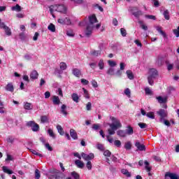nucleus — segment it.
<instances>
[{"mask_svg": "<svg viewBox=\"0 0 179 179\" xmlns=\"http://www.w3.org/2000/svg\"><path fill=\"white\" fill-rule=\"evenodd\" d=\"M117 135L120 136V138H125V136H127V132L124 130H118L117 131Z\"/></svg>", "mask_w": 179, "mask_h": 179, "instance_id": "23", "label": "nucleus"}, {"mask_svg": "<svg viewBox=\"0 0 179 179\" xmlns=\"http://www.w3.org/2000/svg\"><path fill=\"white\" fill-rule=\"evenodd\" d=\"M135 146L137 148V152L138 150L140 152H146V146L144 144L141 143V142L136 141L135 143Z\"/></svg>", "mask_w": 179, "mask_h": 179, "instance_id": "8", "label": "nucleus"}, {"mask_svg": "<svg viewBox=\"0 0 179 179\" xmlns=\"http://www.w3.org/2000/svg\"><path fill=\"white\" fill-rule=\"evenodd\" d=\"M98 66L99 67V69L103 70L104 69V61L103 59H100L98 63Z\"/></svg>", "mask_w": 179, "mask_h": 179, "instance_id": "38", "label": "nucleus"}, {"mask_svg": "<svg viewBox=\"0 0 179 179\" xmlns=\"http://www.w3.org/2000/svg\"><path fill=\"white\" fill-rule=\"evenodd\" d=\"M57 129L59 134H60V135H62V136L65 135V132H64V129H62V127L61 125L58 124L57 126Z\"/></svg>", "mask_w": 179, "mask_h": 179, "instance_id": "33", "label": "nucleus"}, {"mask_svg": "<svg viewBox=\"0 0 179 179\" xmlns=\"http://www.w3.org/2000/svg\"><path fill=\"white\" fill-rule=\"evenodd\" d=\"M110 120H111L112 123H108L110 129H108V133L109 134V135H115V131L121 128L122 127V124H121L120 120L113 116L110 117Z\"/></svg>", "mask_w": 179, "mask_h": 179, "instance_id": "1", "label": "nucleus"}, {"mask_svg": "<svg viewBox=\"0 0 179 179\" xmlns=\"http://www.w3.org/2000/svg\"><path fill=\"white\" fill-rule=\"evenodd\" d=\"M89 22H90L87 24L85 32L86 37H90V36H92V33H93V29H94V23H97V17H96V15H92L90 16Z\"/></svg>", "mask_w": 179, "mask_h": 179, "instance_id": "2", "label": "nucleus"}, {"mask_svg": "<svg viewBox=\"0 0 179 179\" xmlns=\"http://www.w3.org/2000/svg\"><path fill=\"white\" fill-rule=\"evenodd\" d=\"M145 94H147V96H151V94H152V90L149 87H145Z\"/></svg>", "mask_w": 179, "mask_h": 179, "instance_id": "41", "label": "nucleus"}, {"mask_svg": "<svg viewBox=\"0 0 179 179\" xmlns=\"http://www.w3.org/2000/svg\"><path fill=\"white\" fill-rule=\"evenodd\" d=\"M48 29L52 33L55 32V25H54V24H50V25L48 27Z\"/></svg>", "mask_w": 179, "mask_h": 179, "instance_id": "40", "label": "nucleus"}, {"mask_svg": "<svg viewBox=\"0 0 179 179\" xmlns=\"http://www.w3.org/2000/svg\"><path fill=\"white\" fill-rule=\"evenodd\" d=\"M163 15L166 20H170V12H169V10H165L163 13Z\"/></svg>", "mask_w": 179, "mask_h": 179, "instance_id": "26", "label": "nucleus"}, {"mask_svg": "<svg viewBox=\"0 0 179 179\" xmlns=\"http://www.w3.org/2000/svg\"><path fill=\"white\" fill-rule=\"evenodd\" d=\"M108 64L112 67L114 68V66H117V63L113 60H109L108 62Z\"/></svg>", "mask_w": 179, "mask_h": 179, "instance_id": "55", "label": "nucleus"}, {"mask_svg": "<svg viewBox=\"0 0 179 179\" xmlns=\"http://www.w3.org/2000/svg\"><path fill=\"white\" fill-rule=\"evenodd\" d=\"M41 121L43 122V124L48 122V117L46 115L41 116Z\"/></svg>", "mask_w": 179, "mask_h": 179, "instance_id": "44", "label": "nucleus"}, {"mask_svg": "<svg viewBox=\"0 0 179 179\" xmlns=\"http://www.w3.org/2000/svg\"><path fill=\"white\" fill-rule=\"evenodd\" d=\"M108 75H110L111 76L115 75V73L114 72V69L113 68H109L108 70L107 71Z\"/></svg>", "mask_w": 179, "mask_h": 179, "instance_id": "45", "label": "nucleus"}, {"mask_svg": "<svg viewBox=\"0 0 179 179\" xmlns=\"http://www.w3.org/2000/svg\"><path fill=\"white\" fill-rule=\"evenodd\" d=\"M176 90V88L174 87H169L166 89V93L167 94L170 95L172 94L173 92Z\"/></svg>", "mask_w": 179, "mask_h": 179, "instance_id": "35", "label": "nucleus"}, {"mask_svg": "<svg viewBox=\"0 0 179 179\" xmlns=\"http://www.w3.org/2000/svg\"><path fill=\"white\" fill-rule=\"evenodd\" d=\"M124 149H126V150H131V149H132V144L131 143V141H128L124 143Z\"/></svg>", "mask_w": 179, "mask_h": 179, "instance_id": "29", "label": "nucleus"}, {"mask_svg": "<svg viewBox=\"0 0 179 179\" xmlns=\"http://www.w3.org/2000/svg\"><path fill=\"white\" fill-rule=\"evenodd\" d=\"M147 117L151 118V120H155V113L153 112H150L147 113Z\"/></svg>", "mask_w": 179, "mask_h": 179, "instance_id": "51", "label": "nucleus"}, {"mask_svg": "<svg viewBox=\"0 0 179 179\" xmlns=\"http://www.w3.org/2000/svg\"><path fill=\"white\" fill-rule=\"evenodd\" d=\"M156 64L158 65V66H163V64H164V58L163 57H158Z\"/></svg>", "mask_w": 179, "mask_h": 179, "instance_id": "17", "label": "nucleus"}, {"mask_svg": "<svg viewBox=\"0 0 179 179\" xmlns=\"http://www.w3.org/2000/svg\"><path fill=\"white\" fill-rule=\"evenodd\" d=\"M90 54L93 57H99V55H101V50H92L90 51Z\"/></svg>", "mask_w": 179, "mask_h": 179, "instance_id": "20", "label": "nucleus"}, {"mask_svg": "<svg viewBox=\"0 0 179 179\" xmlns=\"http://www.w3.org/2000/svg\"><path fill=\"white\" fill-rule=\"evenodd\" d=\"M52 102L55 106H59L61 104V100L57 96H53Z\"/></svg>", "mask_w": 179, "mask_h": 179, "instance_id": "16", "label": "nucleus"}, {"mask_svg": "<svg viewBox=\"0 0 179 179\" xmlns=\"http://www.w3.org/2000/svg\"><path fill=\"white\" fill-rule=\"evenodd\" d=\"M71 99L75 103H79V95L76 93H73L71 95Z\"/></svg>", "mask_w": 179, "mask_h": 179, "instance_id": "24", "label": "nucleus"}, {"mask_svg": "<svg viewBox=\"0 0 179 179\" xmlns=\"http://www.w3.org/2000/svg\"><path fill=\"white\" fill-rule=\"evenodd\" d=\"M49 179H64L65 178V176L62 174V173H57L54 175H50L48 177ZM66 179H73L71 177H68Z\"/></svg>", "mask_w": 179, "mask_h": 179, "instance_id": "7", "label": "nucleus"}, {"mask_svg": "<svg viewBox=\"0 0 179 179\" xmlns=\"http://www.w3.org/2000/svg\"><path fill=\"white\" fill-rule=\"evenodd\" d=\"M75 164L78 169H83L85 167V163L79 159L75 161Z\"/></svg>", "mask_w": 179, "mask_h": 179, "instance_id": "18", "label": "nucleus"}, {"mask_svg": "<svg viewBox=\"0 0 179 179\" xmlns=\"http://www.w3.org/2000/svg\"><path fill=\"white\" fill-rule=\"evenodd\" d=\"M92 129H94V131H98V129H100V124H94L92 125Z\"/></svg>", "mask_w": 179, "mask_h": 179, "instance_id": "58", "label": "nucleus"}, {"mask_svg": "<svg viewBox=\"0 0 179 179\" xmlns=\"http://www.w3.org/2000/svg\"><path fill=\"white\" fill-rule=\"evenodd\" d=\"M173 34L175 36H176V37H179V27L177 29H173Z\"/></svg>", "mask_w": 179, "mask_h": 179, "instance_id": "64", "label": "nucleus"}, {"mask_svg": "<svg viewBox=\"0 0 179 179\" xmlns=\"http://www.w3.org/2000/svg\"><path fill=\"white\" fill-rule=\"evenodd\" d=\"M5 89L7 92H10L11 93H13L15 90V87H13V84L12 83L7 84Z\"/></svg>", "mask_w": 179, "mask_h": 179, "instance_id": "13", "label": "nucleus"}, {"mask_svg": "<svg viewBox=\"0 0 179 179\" xmlns=\"http://www.w3.org/2000/svg\"><path fill=\"white\" fill-rule=\"evenodd\" d=\"M83 91L84 92V97L85 99H90V96H89V91L85 88H83Z\"/></svg>", "mask_w": 179, "mask_h": 179, "instance_id": "43", "label": "nucleus"}, {"mask_svg": "<svg viewBox=\"0 0 179 179\" xmlns=\"http://www.w3.org/2000/svg\"><path fill=\"white\" fill-rule=\"evenodd\" d=\"M30 78L32 79V80H35V79H38V73L37 71L34 70L30 73Z\"/></svg>", "mask_w": 179, "mask_h": 179, "instance_id": "14", "label": "nucleus"}, {"mask_svg": "<svg viewBox=\"0 0 179 179\" xmlns=\"http://www.w3.org/2000/svg\"><path fill=\"white\" fill-rule=\"evenodd\" d=\"M129 12H131L133 16L139 20L142 16V10H139L138 7H129Z\"/></svg>", "mask_w": 179, "mask_h": 179, "instance_id": "4", "label": "nucleus"}, {"mask_svg": "<svg viewBox=\"0 0 179 179\" xmlns=\"http://www.w3.org/2000/svg\"><path fill=\"white\" fill-rule=\"evenodd\" d=\"M86 166H87V169L88 170H92V162L90 161H88L86 164Z\"/></svg>", "mask_w": 179, "mask_h": 179, "instance_id": "62", "label": "nucleus"}, {"mask_svg": "<svg viewBox=\"0 0 179 179\" xmlns=\"http://www.w3.org/2000/svg\"><path fill=\"white\" fill-rule=\"evenodd\" d=\"M24 110L30 111V110L33 108V105L29 102L24 103Z\"/></svg>", "mask_w": 179, "mask_h": 179, "instance_id": "21", "label": "nucleus"}, {"mask_svg": "<svg viewBox=\"0 0 179 179\" xmlns=\"http://www.w3.org/2000/svg\"><path fill=\"white\" fill-rule=\"evenodd\" d=\"M81 157H83V159L85 161L88 162V160H93V159H94V154L90 153L89 155H87L85 152H82Z\"/></svg>", "mask_w": 179, "mask_h": 179, "instance_id": "9", "label": "nucleus"}, {"mask_svg": "<svg viewBox=\"0 0 179 179\" xmlns=\"http://www.w3.org/2000/svg\"><path fill=\"white\" fill-rule=\"evenodd\" d=\"M145 17L147 19H150L151 20H156V16L155 15H145Z\"/></svg>", "mask_w": 179, "mask_h": 179, "instance_id": "60", "label": "nucleus"}, {"mask_svg": "<svg viewBox=\"0 0 179 179\" xmlns=\"http://www.w3.org/2000/svg\"><path fill=\"white\" fill-rule=\"evenodd\" d=\"M133 135L134 134V128L131 126H128L126 129V135Z\"/></svg>", "mask_w": 179, "mask_h": 179, "instance_id": "25", "label": "nucleus"}, {"mask_svg": "<svg viewBox=\"0 0 179 179\" xmlns=\"http://www.w3.org/2000/svg\"><path fill=\"white\" fill-rule=\"evenodd\" d=\"M156 30L157 31H158V33H159V34H161V36H162V37H164V38H167V34H166V32H164L162 29V27L160 26L156 27Z\"/></svg>", "mask_w": 179, "mask_h": 179, "instance_id": "11", "label": "nucleus"}, {"mask_svg": "<svg viewBox=\"0 0 179 179\" xmlns=\"http://www.w3.org/2000/svg\"><path fill=\"white\" fill-rule=\"evenodd\" d=\"M157 100L161 104L163 103H166L167 102V98H163V96L157 97Z\"/></svg>", "mask_w": 179, "mask_h": 179, "instance_id": "31", "label": "nucleus"}, {"mask_svg": "<svg viewBox=\"0 0 179 179\" xmlns=\"http://www.w3.org/2000/svg\"><path fill=\"white\" fill-rule=\"evenodd\" d=\"M103 156H106V157H111V152L108 150H105L103 152Z\"/></svg>", "mask_w": 179, "mask_h": 179, "instance_id": "50", "label": "nucleus"}, {"mask_svg": "<svg viewBox=\"0 0 179 179\" xmlns=\"http://www.w3.org/2000/svg\"><path fill=\"white\" fill-rule=\"evenodd\" d=\"M31 153H33V155H35L36 156H39V157H43V155L41 153H38L37 151H36L35 150H30Z\"/></svg>", "mask_w": 179, "mask_h": 179, "instance_id": "52", "label": "nucleus"}, {"mask_svg": "<svg viewBox=\"0 0 179 179\" xmlns=\"http://www.w3.org/2000/svg\"><path fill=\"white\" fill-rule=\"evenodd\" d=\"M126 73L127 75V78L130 79V80H132L134 79V73L131 70L127 71Z\"/></svg>", "mask_w": 179, "mask_h": 179, "instance_id": "32", "label": "nucleus"}, {"mask_svg": "<svg viewBox=\"0 0 179 179\" xmlns=\"http://www.w3.org/2000/svg\"><path fill=\"white\" fill-rule=\"evenodd\" d=\"M1 29H3L5 30L6 36H12V31L10 30V28H9V27L3 25Z\"/></svg>", "mask_w": 179, "mask_h": 179, "instance_id": "19", "label": "nucleus"}, {"mask_svg": "<svg viewBox=\"0 0 179 179\" xmlns=\"http://www.w3.org/2000/svg\"><path fill=\"white\" fill-rule=\"evenodd\" d=\"M12 10H15V12H21L22 7L19 4H16L15 6L11 8Z\"/></svg>", "mask_w": 179, "mask_h": 179, "instance_id": "28", "label": "nucleus"}, {"mask_svg": "<svg viewBox=\"0 0 179 179\" xmlns=\"http://www.w3.org/2000/svg\"><path fill=\"white\" fill-rule=\"evenodd\" d=\"M70 135L73 139L75 141L78 140V133L73 129H70Z\"/></svg>", "mask_w": 179, "mask_h": 179, "instance_id": "15", "label": "nucleus"}, {"mask_svg": "<svg viewBox=\"0 0 179 179\" xmlns=\"http://www.w3.org/2000/svg\"><path fill=\"white\" fill-rule=\"evenodd\" d=\"M165 177H169V178H171V179H178L179 178V176L177 175V173H170V172H167L165 174Z\"/></svg>", "mask_w": 179, "mask_h": 179, "instance_id": "12", "label": "nucleus"}, {"mask_svg": "<svg viewBox=\"0 0 179 179\" xmlns=\"http://www.w3.org/2000/svg\"><path fill=\"white\" fill-rule=\"evenodd\" d=\"M71 176L74 179H80V176L79 173H76V171L71 172Z\"/></svg>", "mask_w": 179, "mask_h": 179, "instance_id": "39", "label": "nucleus"}, {"mask_svg": "<svg viewBox=\"0 0 179 179\" xmlns=\"http://www.w3.org/2000/svg\"><path fill=\"white\" fill-rule=\"evenodd\" d=\"M60 69L62 71H65V69H66V64L64 62L60 63Z\"/></svg>", "mask_w": 179, "mask_h": 179, "instance_id": "61", "label": "nucleus"}, {"mask_svg": "<svg viewBox=\"0 0 179 179\" xmlns=\"http://www.w3.org/2000/svg\"><path fill=\"white\" fill-rule=\"evenodd\" d=\"M41 177V175L40 173V171H38V169H36L35 170V178L40 179Z\"/></svg>", "mask_w": 179, "mask_h": 179, "instance_id": "47", "label": "nucleus"}, {"mask_svg": "<svg viewBox=\"0 0 179 179\" xmlns=\"http://www.w3.org/2000/svg\"><path fill=\"white\" fill-rule=\"evenodd\" d=\"M115 146H117V148H121V141L120 140H115L114 141Z\"/></svg>", "mask_w": 179, "mask_h": 179, "instance_id": "56", "label": "nucleus"}, {"mask_svg": "<svg viewBox=\"0 0 179 179\" xmlns=\"http://www.w3.org/2000/svg\"><path fill=\"white\" fill-rule=\"evenodd\" d=\"M138 125L141 127V129H145V128H148V124L146 123L140 122L138 124Z\"/></svg>", "mask_w": 179, "mask_h": 179, "instance_id": "49", "label": "nucleus"}, {"mask_svg": "<svg viewBox=\"0 0 179 179\" xmlns=\"http://www.w3.org/2000/svg\"><path fill=\"white\" fill-rule=\"evenodd\" d=\"M157 114L159 115V121L161 122H163V121H164V118H167V115H169V113L164 109H159L157 111Z\"/></svg>", "mask_w": 179, "mask_h": 179, "instance_id": "6", "label": "nucleus"}, {"mask_svg": "<svg viewBox=\"0 0 179 179\" xmlns=\"http://www.w3.org/2000/svg\"><path fill=\"white\" fill-rule=\"evenodd\" d=\"M124 94H126V96H127V97H131V90H129V88H127L124 90Z\"/></svg>", "mask_w": 179, "mask_h": 179, "instance_id": "57", "label": "nucleus"}, {"mask_svg": "<svg viewBox=\"0 0 179 179\" xmlns=\"http://www.w3.org/2000/svg\"><path fill=\"white\" fill-rule=\"evenodd\" d=\"M14 141H15V138L13 137H12L11 136H10L7 138V142L8 143H13Z\"/></svg>", "mask_w": 179, "mask_h": 179, "instance_id": "59", "label": "nucleus"}, {"mask_svg": "<svg viewBox=\"0 0 179 179\" xmlns=\"http://www.w3.org/2000/svg\"><path fill=\"white\" fill-rule=\"evenodd\" d=\"M120 33L122 37H127V30L124 28L120 29Z\"/></svg>", "mask_w": 179, "mask_h": 179, "instance_id": "54", "label": "nucleus"}, {"mask_svg": "<svg viewBox=\"0 0 179 179\" xmlns=\"http://www.w3.org/2000/svg\"><path fill=\"white\" fill-rule=\"evenodd\" d=\"M66 35L69 37H74L75 33H73V31H72V30H68V31H66Z\"/></svg>", "mask_w": 179, "mask_h": 179, "instance_id": "48", "label": "nucleus"}, {"mask_svg": "<svg viewBox=\"0 0 179 179\" xmlns=\"http://www.w3.org/2000/svg\"><path fill=\"white\" fill-rule=\"evenodd\" d=\"M150 78H153L154 79H156V76H159V72L156 69H150L149 71Z\"/></svg>", "mask_w": 179, "mask_h": 179, "instance_id": "10", "label": "nucleus"}, {"mask_svg": "<svg viewBox=\"0 0 179 179\" xmlns=\"http://www.w3.org/2000/svg\"><path fill=\"white\" fill-rule=\"evenodd\" d=\"M3 171L7 174H13V171L8 169V166H3Z\"/></svg>", "mask_w": 179, "mask_h": 179, "instance_id": "37", "label": "nucleus"}, {"mask_svg": "<svg viewBox=\"0 0 179 179\" xmlns=\"http://www.w3.org/2000/svg\"><path fill=\"white\" fill-rule=\"evenodd\" d=\"M26 127L31 128L33 132H38L40 131V126L34 121H29L26 123Z\"/></svg>", "mask_w": 179, "mask_h": 179, "instance_id": "5", "label": "nucleus"}, {"mask_svg": "<svg viewBox=\"0 0 179 179\" xmlns=\"http://www.w3.org/2000/svg\"><path fill=\"white\" fill-rule=\"evenodd\" d=\"M48 134L50 135V136H51V138L55 139V134H54V131H52V129H49L48 130Z\"/></svg>", "mask_w": 179, "mask_h": 179, "instance_id": "42", "label": "nucleus"}, {"mask_svg": "<svg viewBox=\"0 0 179 179\" xmlns=\"http://www.w3.org/2000/svg\"><path fill=\"white\" fill-rule=\"evenodd\" d=\"M71 19L68 18V17H66L64 19V24H67V25H69V24H71Z\"/></svg>", "mask_w": 179, "mask_h": 179, "instance_id": "63", "label": "nucleus"}, {"mask_svg": "<svg viewBox=\"0 0 179 179\" xmlns=\"http://www.w3.org/2000/svg\"><path fill=\"white\" fill-rule=\"evenodd\" d=\"M73 75H74V76H76L77 78H79L81 75L80 70H79L78 69H73Z\"/></svg>", "mask_w": 179, "mask_h": 179, "instance_id": "27", "label": "nucleus"}, {"mask_svg": "<svg viewBox=\"0 0 179 179\" xmlns=\"http://www.w3.org/2000/svg\"><path fill=\"white\" fill-rule=\"evenodd\" d=\"M19 38L21 41H24L27 38L26 34L24 32H21L19 34Z\"/></svg>", "mask_w": 179, "mask_h": 179, "instance_id": "34", "label": "nucleus"}, {"mask_svg": "<svg viewBox=\"0 0 179 179\" xmlns=\"http://www.w3.org/2000/svg\"><path fill=\"white\" fill-rule=\"evenodd\" d=\"M49 9L50 14H52L53 17H55V15H54V10L60 12L61 13H66V7L64 5H52L49 7Z\"/></svg>", "mask_w": 179, "mask_h": 179, "instance_id": "3", "label": "nucleus"}, {"mask_svg": "<svg viewBox=\"0 0 179 179\" xmlns=\"http://www.w3.org/2000/svg\"><path fill=\"white\" fill-rule=\"evenodd\" d=\"M96 148L97 149H99V150H101V152H104L105 150L104 145L103 144L98 143L96 145Z\"/></svg>", "mask_w": 179, "mask_h": 179, "instance_id": "46", "label": "nucleus"}, {"mask_svg": "<svg viewBox=\"0 0 179 179\" xmlns=\"http://www.w3.org/2000/svg\"><path fill=\"white\" fill-rule=\"evenodd\" d=\"M153 78L152 77H148V83L149 85H150V86H153L154 83H155V81H153Z\"/></svg>", "mask_w": 179, "mask_h": 179, "instance_id": "53", "label": "nucleus"}, {"mask_svg": "<svg viewBox=\"0 0 179 179\" xmlns=\"http://www.w3.org/2000/svg\"><path fill=\"white\" fill-rule=\"evenodd\" d=\"M138 24H140V27H141L143 30H145V31H148V26L143 24V21L138 20Z\"/></svg>", "mask_w": 179, "mask_h": 179, "instance_id": "30", "label": "nucleus"}, {"mask_svg": "<svg viewBox=\"0 0 179 179\" xmlns=\"http://www.w3.org/2000/svg\"><path fill=\"white\" fill-rule=\"evenodd\" d=\"M121 173L122 174H124V176H126L127 177H131V173L129 172L127 169H122Z\"/></svg>", "mask_w": 179, "mask_h": 179, "instance_id": "36", "label": "nucleus"}, {"mask_svg": "<svg viewBox=\"0 0 179 179\" xmlns=\"http://www.w3.org/2000/svg\"><path fill=\"white\" fill-rule=\"evenodd\" d=\"M60 111L62 114H63V115H65V117H66V115H68V112L66 111V105L63 104L61 107Z\"/></svg>", "mask_w": 179, "mask_h": 179, "instance_id": "22", "label": "nucleus"}]
</instances>
